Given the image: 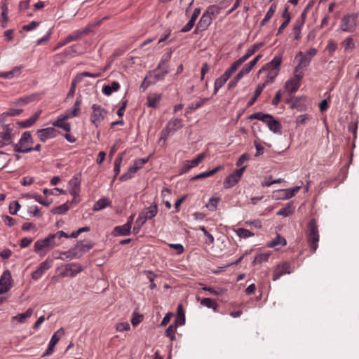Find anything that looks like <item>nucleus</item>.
Instances as JSON below:
<instances>
[{
	"instance_id": "1",
	"label": "nucleus",
	"mask_w": 359,
	"mask_h": 359,
	"mask_svg": "<svg viewBox=\"0 0 359 359\" xmlns=\"http://www.w3.org/2000/svg\"><path fill=\"white\" fill-rule=\"evenodd\" d=\"M306 237L311 249L313 252H316L318 247L320 236L318 226L315 218L311 219L307 224Z\"/></svg>"
},
{
	"instance_id": "2",
	"label": "nucleus",
	"mask_w": 359,
	"mask_h": 359,
	"mask_svg": "<svg viewBox=\"0 0 359 359\" xmlns=\"http://www.w3.org/2000/svg\"><path fill=\"white\" fill-rule=\"evenodd\" d=\"M183 127L182 120L179 118H172L167 123L165 127L161 133L160 141L163 140L164 142L168 140L170 136L173 135L175 132Z\"/></svg>"
},
{
	"instance_id": "3",
	"label": "nucleus",
	"mask_w": 359,
	"mask_h": 359,
	"mask_svg": "<svg viewBox=\"0 0 359 359\" xmlns=\"http://www.w3.org/2000/svg\"><path fill=\"white\" fill-rule=\"evenodd\" d=\"M262 57L261 54L257 55L248 64H245L242 69L238 72L236 76L231 79L228 83V89H232L235 88L238 82L245 76L247 75L255 66L259 59Z\"/></svg>"
},
{
	"instance_id": "4",
	"label": "nucleus",
	"mask_w": 359,
	"mask_h": 359,
	"mask_svg": "<svg viewBox=\"0 0 359 359\" xmlns=\"http://www.w3.org/2000/svg\"><path fill=\"white\" fill-rule=\"evenodd\" d=\"M358 13L344 15L340 22V29L345 32H353L357 26Z\"/></svg>"
},
{
	"instance_id": "5",
	"label": "nucleus",
	"mask_w": 359,
	"mask_h": 359,
	"mask_svg": "<svg viewBox=\"0 0 359 359\" xmlns=\"http://www.w3.org/2000/svg\"><path fill=\"white\" fill-rule=\"evenodd\" d=\"M91 109L93 112L90 115V121L97 128L107 116V111L97 104H93Z\"/></svg>"
},
{
	"instance_id": "6",
	"label": "nucleus",
	"mask_w": 359,
	"mask_h": 359,
	"mask_svg": "<svg viewBox=\"0 0 359 359\" xmlns=\"http://www.w3.org/2000/svg\"><path fill=\"white\" fill-rule=\"evenodd\" d=\"M32 138L31 133L28 131L24 132L18 144H13V149L15 152L29 153L32 151V147L25 146L27 143L32 142Z\"/></svg>"
},
{
	"instance_id": "7",
	"label": "nucleus",
	"mask_w": 359,
	"mask_h": 359,
	"mask_svg": "<svg viewBox=\"0 0 359 359\" xmlns=\"http://www.w3.org/2000/svg\"><path fill=\"white\" fill-rule=\"evenodd\" d=\"M304 77L302 72H295L294 71V76L285 82V88L290 94L294 93L300 87V81Z\"/></svg>"
},
{
	"instance_id": "8",
	"label": "nucleus",
	"mask_w": 359,
	"mask_h": 359,
	"mask_svg": "<svg viewBox=\"0 0 359 359\" xmlns=\"http://www.w3.org/2000/svg\"><path fill=\"white\" fill-rule=\"evenodd\" d=\"M245 170V166H243L229 175L224 181V188L230 189L235 186L240 181Z\"/></svg>"
},
{
	"instance_id": "9",
	"label": "nucleus",
	"mask_w": 359,
	"mask_h": 359,
	"mask_svg": "<svg viewBox=\"0 0 359 359\" xmlns=\"http://www.w3.org/2000/svg\"><path fill=\"white\" fill-rule=\"evenodd\" d=\"M292 272V269L290 263L287 262L280 263L275 267L273 273L272 280L276 281L278 280L281 276L285 274H290Z\"/></svg>"
},
{
	"instance_id": "10",
	"label": "nucleus",
	"mask_w": 359,
	"mask_h": 359,
	"mask_svg": "<svg viewBox=\"0 0 359 359\" xmlns=\"http://www.w3.org/2000/svg\"><path fill=\"white\" fill-rule=\"evenodd\" d=\"M83 271V266L79 263H69L65 266V270L61 273L62 276L74 277Z\"/></svg>"
},
{
	"instance_id": "11",
	"label": "nucleus",
	"mask_w": 359,
	"mask_h": 359,
	"mask_svg": "<svg viewBox=\"0 0 359 359\" xmlns=\"http://www.w3.org/2000/svg\"><path fill=\"white\" fill-rule=\"evenodd\" d=\"M69 238L68 235L63 231H59L55 233L50 234L46 237V247H53L61 243L62 238Z\"/></svg>"
},
{
	"instance_id": "12",
	"label": "nucleus",
	"mask_w": 359,
	"mask_h": 359,
	"mask_svg": "<svg viewBox=\"0 0 359 359\" xmlns=\"http://www.w3.org/2000/svg\"><path fill=\"white\" fill-rule=\"evenodd\" d=\"M64 334L65 330L63 328H60L53 334L50 340L48 346L46 348V356L53 353L55 344L59 341V340Z\"/></svg>"
},
{
	"instance_id": "13",
	"label": "nucleus",
	"mask_w": 359,
	"mask_h": 359,
	"mask_svg": "<svg viewBox=\"0 0 359 359\" xmlns=\"http://www.w3.org/2000/svg\"><path fill=\"white\" fill-rule=\"evenodd\" d=\"M283 57L281 55H276L271 61L266 63L264 65L261 69L258 72V74H260L262 72H265V70H272V69H280V65L282 63Z\"/></svg>"
},
{
	"instance_id": "14",
	"label": "nucleus",
	"mask_w": 359,
	"mask_h": 359,
	"mask_svg": "<svg viewBox=\"0 0 359 359\" xmlns=\"http://www.w3.org/2000/svg\"><path fill=\"white\" fill-rule=\"evenodd\" d=\"M298 57H300V60L299 64L294 68L295 72H302V70L308 67L311 61V59H310L308 55L304 54L302 51H299L297 54L295 58L297 59Z\"/></svg>"
},
{
	"instance_id": "15",
	"label": "nucleus",
	"mask_w": 359,
	"mask_h": 359,
	"mask_svg": "<svg viewBox=\"0 0 359 359\" xmlns=\"http://www.w3.org/2000/svg\"><path fill=\"white\" fill-rule=\"evenodd\" d=\"M140 213L147 221L152 219L158 213V205L153 203L149 207L144 208Z\"/></svg>"
},
{
	"instance_id": "16",
	"label": "nucleus",
	"mask_w": 359,
	"mask_h": 359,
	"mask_svg": "<svg viewBox=\"0 0 359 359\" xmlns=\"http://www.w3.org/2000/svg\"><path fill=\"white\" fill-rule=\"evenodd\" d=\"M168 72L169 69H168L163 68L157 69L156 67L153 71L149 72L148 74L151 75V79L155 81L156 83L159 81L163 80Z\"/></svg>"
},
{
	"instance_id": "17",
	"label": "nucleus",
	"mask_w": 359,
	"mask_h": 359,
	"mask_svg": "<svg viewBox=\"0 0 359 359\" xmlns=\"http://www.w3.org/2000/svg\"><path fill=\"white\" fill-rule=\"evenodd\" d=\"M130 233L131 227L129 226V224L115 226L111 233L114 236H129Z\"/></svg>"
},
{
	"instance_id": "18",
	"label": "nucleus",
	"mask_w": 359,
	"mask_h": 359,
	"mask_svg": "<svg viewBox=\"0 0 359 359\" xmlns=\"http://www.w3.org/2000/svg\"><path fill=\"white\" fill-rule=\"evenodd\" d=\"M69 118V115H65V116H60L57 120H55L54 122H53V126H56L58 128H60L63 129L66 132H70L71 131V124L67 122H65V121Z\"/></svg>"
},
{
	"instance_id": "19",
	"label": "nucleus",
	"mask_w": 359,
	"mask_h": 359,
	"mask_svg": "<svg viewBox=\"0 0 359 359\" xmlns=\"http://www.w3.org/2000/svg\"><path fill=\"white\" fill-rule=\"evenodd\" d=\"M3 131L0 132V138L6 142V144L13 143V134H12L13 128L10 126H4Z\"/></svg>"
},
{
	"instance_id": "20",
	"label": "nucleus",
	"mask_w": 359,
	"mask_h": 359,
	"mask_svg": "<svg viewBox=\"0 0 359 359\" xmlns=\"http://www.w3.org/2000/svg\"><path fill=\"white\" fill-rule=\"evenodd\" d=\"M41 113L42 110H39L36 112H35L34 114L32 115L28 119L17 122V125L22 128H28L33 125L36 121V120L39 118Z\"/></svg>"
},
{
	"instance_id": "21",
	"label": "nucleus",
	"mask_w": 359,
	"mask_h": 359,
	"mask_svg": "<svg viewBox=\"0 0 359 359\" xmlns=\"http://www.w3.org/2000/svg\"><path fill=\"white\" fill-rule=\"evenodd\" d=\"M94 244L92 241H79L77 244L75 245V248L76 249L77 252L81 253V257L83 254L88 252L90 249L93 248Z\"/></svg>"
},
{
	"instance_id": "22",
	"label": "nucleus",
	"mask_w": 359,
	"mask_h": 359,
	"mask_svg": "<svg viewBox=\"0 0 359 359\" xmlns=\"http://www.w3.org/2000/svg\"><path fill=\"white\" fill-rule=\"evenodd\" d=\"M172 54V50L170 48L162 55L161 59L157 65V69L163 68L169 69L168 62L171 59Z\"/></svg>"
},
{
	"instance_id": "23",
	"label": "nucleus",
	"mask_w": 359,
	"mask_h": 359,
	"mask_svg": "<svg viewBox=\"0 0 359 359\" xmlns=\"http://www.w3.org/2000/svg\"><path fill=\"white\" fill-rule=\"evenodd\" d=\"M270 130L273 133H280L281 130V124L277 120H276L272 115H271V118H267L265 123Z\"/></svg>"
},
{
	"instance_id": "24",
	"label": "nucleus",
	"mask_w": 359,
	"mask_h": 359,
	"mask_svg": "<svg viewBox=\"0 0 359 359\" xmlns=\"http://www.w3.org/2000/svg\"><path fill=\"white\" fill-rule=\"evenodd\" d=\"M111 204V202L110 200L107 197H102L100 198L94 204L93 207V210L94 212L100 211L108 206H110Z\"/></svg>"
},
{
	"instance_id": "25",
	"label": "nucleus",
	"mask_w": 359,
	"mask_h": 359,
	"mask_svg": "<svg viewBox=\"0 0 359 359\" xmlns=\"http://www.w3.org/2000/svg\"><path fill=\"white\" fill-rule=\"evenodd\" d=\"M161 98H162V95H161V94H159V93H154V94L148 95L147 102V107H151V108H157L158 103L160 102Z\"/></svg>"
},
{
	"instance_id": "26",
	"label": "nucleus",
	"mask_w": 359,
	"mask_h": 359,
	"mask_svg": "<svg viewBox=\"0 0 359 359\" xmlns=\"http://www.w3.org/2000/svg\"><path fill=\"white\" fill-rule=\"evenodd\" d=\"M120 89V84L118 81H113L111 85H105L102 87V91L104 95L109 96L113 92H116Z\"/></svg>"
},
{
	"instance_id": "27",
	"label": "nucleus",
	"mask_w": 359,
	"mask_h": 359,
	"mask_svg": "<svg viewBox=\"0 0 359 359\" xmlns=\"http://www.w3.org/2000/svg\"><path fill=\"white\" fill-rule=\"evenodd\" d=\"M294 207L293 206L292 202L287 203L285 207L280 208L276 215L279 216L288 217L293 213Z\"/></svg>"
},
{
	"instance_id": "28",
	"label": "nucleus",
	"mask_w": 359,
	"mask_h": 359,
	"mask_svg": "<svg viewBox=\"0 0 359 359\" xmlns=\"http://www.w3.org/2000/svg\"><path fill=\"white\" fill-rule=\"evenodd\" d=\"M1 286H8V290L11 287L12 278L11 273L8 270L5 271L0 278Z\"/></svg>"
},
{
	"instance_id": "29",
	"label": "nucleus",
	"mask_w": 359,
	"mask_h": 359,
	"mask_svg": "<svg viewBox=\"0 0 359 359\" xmlns=\"http://www.w3.org/2000/svg\"><path fill=\"white\" fill-rule=\"evenodd\" d=\"M222 169V167L221 165H219L211 170H208V171L200 173L198 175H196L192 177L191 178V180H196L201 179V178L211 177V176L214 175L215 174H216L219 170H221Z\"/></svg>"
},
{
	"instance_id": "30",
	"label": "nucleus",
	"mask_w": 359,
	"mask_h": 359,
	"mask_svg": "<svg viewBox=\"0 0 359 359\" xmlns=\"http://www.w3.org/2000/svg\"><path fill=\"white\" fill-rule=\"evenodd\" d=\"M282 17L285 18L284 23H282L277 32V35H279L283 30L288 25V24L290 22L291 16L290 14L288 12V6H286L282 13Z\"/></svg>"
},
{
	"instance_id": "31",
	"label": "nucleus",
	"mask_w": 359,
	"mask_h": 359,
	"mask_svg": "<svg viewBox=\"0 0 359 359\" xmlns=\"http://www.w3.org/2000/svg\"><path fill=\"white\" fill-rule=\"evenodd\" d=\"M175 327L183 325L185 323V314L182 304L177 306V314L175 320Z\"/></svg>"
},
{
	"instance_id": "32",
	"label": "nucleus",
	"mask_w": 359,
	"mask_h": 359,
	"mask_svg": "<svg viewBox=\"0 0 359 359\" xmlns=\"http://www.w3.org/2000/svg\"><path fill=\"white\" fill-rule=\"evenodd\" d=\"M62 255L63 256L62 257L63 260H71L75 258H80L81 257V253L77 252L76 249L75 248H72L68 251L62 252Z\"/></svg>"
},
{
	"instance_id": "33",
	"label": "nucleus",
	"mask_w": 359,
	"mask_h": 359,
	"mask_svg": "<svg viewBox=\"0 0 359 359\" xmlns=\"http://www.w3.org/2000/svg\"><path fill=\"white\" fill-rule=\"evenodd\" d=\"M205 291H208L210 294L215 296H222L227 292V289L224 287H212L210 286H204L202 288Z\"/></svg>"
},
{
	"instance_id": "34",
	"label": "nucleus",
	"mask_w": 359,
	"mask_h": 359,
	"mask_svg": "<svg viewBox=\"0 0 359 359\" xmlns=\"http://www.w3.org/2000/svg\"><path fill=\"white\" fill-rule=\"evenodd\" d=\"M229 79L226 76V74H224L217 78L215 81L213 94L215 95Z\"/></svg>"
},
{
	"instance_id": "35",
	"label": "nucleus",
	"mask_w": 359,
	"mask_h": 359,
	"mask_svg": "<svg viewBox=\"0 0 359 359\" xmlns=\"http://www.w3.org/2000/svg\"><path fill=\"white\" fill-rule=\"evenodd\" d=\"M76 53V46L73 45L72 46L66 48L60 55H57L55 56V60H57L60 57H72L75 55Z\"/></svg>"
},
{
	"instance_id": "36",
	"label": "nucleus",
	"mask_w": 359,
	"mask_h": 359,
	"mask_svg": "<svg viewBox=\"0 0 359 359\" xmlns=\"http://www.w3.org/2000/svg\"><path fill=\"white\" fill-rule=\"evenodd\" d=\"M276 8H277L276 3L274 2L271 5V6H270L269 9L268 10V11L266 12L264 18L260 22L261 26L265 25L266 23L272 18V16L273 15L276 10Z\"/></svg>"
},
{
	"instance_id": "37",
	"label": "nucleus",
	"mask_w": 359,
	"mask_h": 359,
	"mask_svg": "<svg viewBox=\"0 0 359 359\" xmlns=\"http://www.w3.org/2000/svg\"><path fill=\"white\" fill-rule=\"evenodd\" d=\"M265 72H267L266 79L262 84H265L266 86V85L274 82L280 72V69L265 70Z\"/></svg>"
},
{
	"instance_id": "38",
	"label": "nucleus",
	"mask_w": 359,
	"mask_h": 359,
	"mask_svg": "<svg viewBox=\"0 0 359 359\" xmlns=\"http://www.w3.org/2000/svg\"><path fill=\"white\" fill-rule=\"evenodd\" d=\"M33 313L32 309H28L25 313H19L13 317V320H15L20 323H23L27 318L31 317Z\"/></svg>"
},
{
	"instance_id": "39",
	"label": "nucleus",
	"mask_w": 359,
	"mask_h": 359,
	"mask_svg": "<svg viewBox=\"0 0 359 359\" xmlns=\"http://www.w3.org/2000/svg\"><path fill=\"white\" fill-rule=\"evenodd\" d=\"M265 87H266L265 84H262V83L259 84L257 86V88L254 92V95L251 97L250 100L248 102V103L247 104L248 107L252 106L255 102V101L257 100L258 97L261 95V93H262V91Z\"/></svg>"
},
{
	"instance_id": "40",
	"label": "nucleus",
	"mask_w": 359,
	"mask_h": 359,
	"mask_svg": "<svg viewBox=\"0 0 359 359\" xmlns=\"http://www.w3.org/2000/svg\"><path fill=\"white\" fill-rule=\"evenodd\" d=\"M287 242L285 238L278 234L274 239H273L269 244V248H276L278 245L285 246Z\"/></svg>"
},
{
	"instance_id": "41",
	"label": "nucleus",
	"mask_w": 359,
	"mask_h": 359,
	"mask_svg": "<svg viewBox=\"0 0 359 359\" xmlns=\"http://www.w3.org/2000/svg\"><path fill=\"white\" fill-rule=\"evenodd\" d=\"M219 8L216 5L209 6L205 11L203 13L208 17H211V19H215L219 13Z\"/></svg>"
},
{
	"instance_id": "42",
	"label": "nucleus",
	"mask_w": 359,
	"mask_h": 359,
	"mask_svg": "<svg viewBox=\"0 0 359 359\" xmlns=\"http://www.w3.org/2000/svg\"><path fill=\"white\" fill-rule=\"evenodd\" d=\"M45 273V261L42 262L38 269L32 273V278L38 280Z\"/></svg>"
},
{
	"instance_id": "43",
	"label": "nucleus",
	"mask_w": 359,
	"mask_h": 359,
	"mask_svg": "<svg viewBox=\"0 0 359 359\" xmlns=\"http://www.w3.org/2000/svg\"><path fill=\"white\" fill-rule=\"evenodd\" d=\"M212 22V20L211 19V17H208L205 13H203L198 23L199 24V27H201L206 30Z\"/></svg>"
},
{
	"instance_id": "44",
	"label": "nucleus",
	"mask_w": 359,
	"mask_h": 359,
	"mask_svg": "<svg viewBox=\"0 0 359 359\" xmlns=\"http://www.w3.org/2000/svg\"><path fill=\"white\" fill-rule=\"evenodd\" d=\"M201 304L208 309H212L215 311H217L218 307L216 302L210 298H203L201 302Z\"/></svg>"
},
{
	"instance_id": "45",
	"label": "nucleus",
	"mask_w": 359,
	"mask_h": 359,
	"mask_svg": "<svg viewBox=\"0 0 359 359\" xmlns=\"http://www.w3.org/2000/svg\"><path fill=\"white\" fill-rule=\"evenodd\" d=\"M123 154H124L123 152L120 153L114 161V177H116L120 172V168H121V163L123 161Z\"/></svg>"
},
{
	"instance_id": "46",
	"label": "nucleus",
	"mask_w": 359,
	"mask_h": 359,
	"mask_svg": "<svg viewBox=\"0 0 359 359\" xmlns=\"http://www.w3.org/2000/svg\"><path fill=\"white\" fill-rule=\"evenodd\" d=\"M22 198H34L36 201L39 202L41 205H45V200L43 199L42 196L36 193H27L22 194Z\"/></svg>"
},
{
	"instance_id": "47",
	"label": "nucleus",
	"mask_w": 359,
	"mask_h": 359,
	"mask_svg": "<svg viewBox=\"0 0 359 359\" xmlns=\"http://www.w3.org/2000/svg\"><path fill=\"white\" fill-rule=\"evenodd\" d=\"M235 232L240 238H248L255 235L254 233L243 228H238L235 230Z\"/></svg>"
},
{
	"instance_id": "48",
	"label": "nucleus",
	"mask_w": 359,
	"mask_h": 359,
	"mask_svg": "<svg viewBox=\"0 0 359 359\" xmlns=\"http://www.w3.org/2000/svg\"><path fill=\"white\" fill-rule=\"evenodd\" d=\"M137 171L136 170V168H133L132 165L130 166L127 170L126 172H125L124 174H123L120 178H119V180L120 181H126V180H128L130 179H131L132 177H133L134 175L137 172Z\"/></svg>"
},
{
	"instance_id": "49",
	"label": "nucleus",
	"mask_w": 359,
	"mask_h": 359,
	"mask_svg": "<svg viewBox=\"0 0 359 359\" xmlns=\"http://www.w3.org/2000/svg\"><path fill=\"white\" fill-rule=\"evenodd\" d=\"M36 96L35 95H31L29 96L20 97L15 102V104L16 105L22 106L34 101L36 99Z\"/></svg>"
},
{
	"instance_id": "50",
	"label": "nucleus",
	"mask_w": 359,
	"mask_h": 359,
	"mask_svg": "<svg viewBox=\"0 0 359 359\" xmlns=\"http://www.w3.org/2000/svg\"><path fill=\"white\" fill-rule=\"evenodd\" d=\"M289 191H290V189H279L276 191L277 195H275L274 196L276 199H283V200L289 199L292 197V196H290Z\"/></svg>"
},
{
	"instance_id": "51",
	"label": "nucleus",
	"mask_w": 359,
	"mask_h": 359,
	"mask_svg": "<svg viewBox=\"0 0 359 359\" xmlns=\"http://www.w3.org/2000/svg\"><path fill=\"white\" fill-rule=\"evenodd\" d=\"M155 84V81L152 80L151 78V75H149L148 74L144 77L141 86H140V90L144 92L146 90V89L151 85Z\"/></svg>"
},
{
	"instance_id": "52",
	"label": "nucleus",
	"mask_w": 359,
	"mask_h": 359,
	"mask_svg": "<svg viewBox=\"0 0 359 359\" xmlns=\"http://www.w3.org/2000/svg\"><path fill=\"white\" fill-rule=\"evenodd\" d=\"M45 248V238L37 241L34 244V251L39 254L40 256H43L45 254L43 250Z\"/></svg>"
},
{
	"instance_id": "53",
	"label": "nucleus",
	"mask_w": 359,
	"mask_h": 359,
	"mask_svg": "<svg viewBox=\"0 0 359 359\" xmlns=\"http://www.w3.org/2000/svg\"><path fill=\"white\" fill-rule=\"evenodd\" d=\"M270 257V253L269 252H264V253H259L257 254L254 260L253 264H261L264 262L268 261L269 258Z\"/></svg>"
},
{
	"instance_id": "54",
	"label": "nucleus",
	"mask_w": 359,
	"mask_h": 359,
	"mask_svg": "<svg viewBox=\"0 0 359 359\" xmlns=\"http://www.w3.org/2000/svg\"><path fill=\"white\" fill-rule=\"evenodd\" d=\"M90 32V27H86L83 29H78L72 32V34L74 36V38L76 40H78L83 37L85 35H87Z\"/></svg>"
},
{
	"instance_id": "55",
	"label": "nucleus",
	"mask_w": 359,
	"mask_h": 359,
	"mask_svg": "<svg viewBox=\"0 0 359 359\" xmlns=\"http://www.w3.org/2000/svg\"><path fill=\"white\" fill-rule=\"evenodd\" d=\"M177 327H175V323L174 325H170L165 330V335L170 338L171 341L175 339V332Z\"/></svg>"
},
{
	"instance_id": "56",
	"label": "nucleus",
	"mask_w": 359,
	"mask_h": 359,
	"mask_svg": "<svg viewBox=\"0 0 359 359\" xmlns=\"http://www.w3.org/2000/svg\"><path fill=\"white\" fill-rule=\"evenodd\" d=\"M102 76L101 72H95V73H90L88 72H83L80 74H78L76 76L79 78V81H81L83 77H90V78H98Z\"/></svg>"
},
{
	"instance_id": "57",
	"label": "nucleus",
	"mask_w": 359,
	"mask_h": 359,
	"mask_svg": "<svg viewBox=\"0 0 359 359\" xmlns=\"http://www.w3.org/2000/svg\"><path fill=\"white\" fill-rule=\"evenodd\" d=\"M69 205L68 204V202H67L62 205L55 207L53 209V212L54 214H64L67 210H69Z\"/></svg>"
},
{
	"instance_id": "58",
	"label": "nucleus",
	"mask_w": 359,
	"mask_h": 359,
	"mask_svg": "<svg viewBox=\"0 0 359 359\" xmlns=\"http://www.w3.org/2000/svg\"><path fill=\"white\" fill-rule=\"evenodd\" d=\"M148 161L149 157L135 159L132 166L133 168H135L136 170L137 171L139 169L142 168L144 165V164H146L148 162Z\"/></svg>"
},
{
	"instance_id": "59",
	"label": "nucleus",
	"mask_w": 359,
	"mask_h": 359,
	"mask_svg": "<svg viewBox=\"0 0 359 359\" xmlns=\"http://www.w3.org/2000/svg\"><path fill=\"white\" fill-rule=\"evenodd\" d=\"M60 133V132L55 129L54 127L46 128V139L55 137Z\"/></svg>"
},
{
	"instance_id": "60",
	"label": "nucleus",
	"mask_w": 359,
	"mask_h": 359,
	"mask_svg": "<svg viewBox=\"0 0 359 359\" xmlns=\"http://www.w3.org/2000/svg\"><path fill=\"white\" fill-rule=\"evenodd\" d=\"M81 81H79V78L75 76L74 79L72 81L71 88H70V90H69V93L67 94V97H73L74 95L76 86L77 83H79Z\"/></svg>"
},
{
	"instance_id": "61",
	"label": "nucleus",
	"mask_w": 359,
	"mask_h": 359,
	"mask_svg": "<svg viewBox=\"0 0 359 359\" xmlns=\"http://www.w3.org/2000/svg\"><path fill=\"white\" fill-rule=\"evenodd\" d=\"M219 201V198H210L208 203L207 204V208L211 210L214 211L217 209V203Z\"/></svg>"
},
{
	"instance_id": "62",
	"label": "nucleus",
	"mask_w": 359,
	"mask_h": 359,
	"mask_svg": "<svg viewBox=\"0 0 359 359\" xmlns=\"http://www.w3.org/2000/svg\"><path fill=\"white\" fill-rule=\"evenodd\" d=\"M40 24V22L32 21L30 23L24 25L22 27V29L27 32H29L36 29L38 26H39Z\"/></svg>"
},
{
	"instance_id": "63",
	"label": "nucleus",
	"mask_w": 359,
	"mask_h": 359,
	"mask_svg": "<svg viewBox=\"0 0 359 359\" xmlns=\"http://www.w3.org/2000/svg\"><path fill=\"white\" fill-rule=\"evenodd\" d=\"M192 168H194V165L191 163L190 161H187L184 162L183 165L180 168V174H184L188 172Z\"/></svg>"
},
{
	"instance_id": "64",
	"label": "nucleus",
	"mask_w": 359,
	"mask_h": 359,
	"mask_svg": "<svg viewBox=\"0 0 359 359\" xmlns=\"http://www.w3.org/2000/svg\"><path fill=\"white\" fill-rule=\"evenodd\" d=\"M20 208V205L19 204V203L17 201H13L9 205V212L11 215H15L17 212L19 210Z\"/></svg>"
}]
</instances>
